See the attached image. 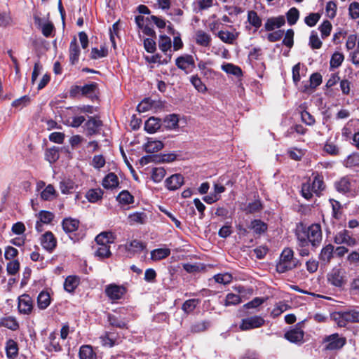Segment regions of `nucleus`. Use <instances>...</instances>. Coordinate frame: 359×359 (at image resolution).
<instances>
[{
    "instance_id": "1",
    "label": "nucleus",
    "mask_w": 359,
    "mask_h": 359,
    "mask_svg": "<svg viewBox=\"0 0 359 359\" xmlns=\"http://www.w3.org/2000/svg\"><path fill=\"white\" fill-rule=\"evenodd\" d=\"M325 187L323 175L317 172H313L312 177H309L306 182L302 184V196L305 199L310 201L313 196L319 197Z\"/></svg>"
},
{
    "instance_id": "2",
    "label": "nucleus",
    "mask_w": 359,
    "mask_h": 359,
    "mask_svg": "<svg viewBox=\"0 0 359 359\" xmlns=\"http://www.w3.org/2000/svg\"><path fill=\"white\" fill-rule=\"evenodd\" d=\"M298 263V259L294 257L293 250L291 248H285L276 265V271L280 273H285L297 267Z\"/></svg>"
},
{
    "instance_id": "3",
    "label": "nucleus",
    "mask_w": 359,
    "mask_h": 359,
    "mask_svg": "<svg viewBox=\"0 0 359 359\" xmlns=\"http://www.w3.org/2000/svg\"><path fill=\"white\" fill-rule=\"evenodd\" d=\"M334 318L338 326L345 327L348 323H359V311L338 312L334 314Z\"/></svg>"
},
{
    "instance_id": "4",
    "label": "nucleus",
    "mask_w": 359,
    "mask_h": 359,
    "mask_svg": "<svg viewBox=\"0 0 359 359\" xmlns=\"http://www.w3.org/2000/svg\"><path fill=\"white\" fill-rule=\"evenodd\" d=\"M306 236V239H309L311 244L313 248H317L322 241V230L319 224H313L307 229L302 230Z\"/></svg>"
},
{
    "instance_id": "5",
    "label": "nucleus",
    "mask_w": 359,
    "mask_h": 359,
    "mask_svg": "<svg viewBox=\"0 0 359 359\" xmlns=\"http://www.w3.org/2000/svg\"><path fill=\"white\" fill-rule=\"evenodd\" d=\"M353 182V180L349 176H344L334 182V187L339 193L354 196Z\"/></svg>"
},
{
    "instance_id": "6",
    "label": "nucleus",
    "mask_w": 359,
    "mask_h": 359,
    "mask_svg": "<svg viewBox=\"0 0 359 359\" xmlns=\"http://www.w3.org/2000/svg\"><path fill=\"white\" fill-rule=\"evenodd\" d=\"M328 282L337 287H342L346 283V272L342 269H333L327 276Z\"/></svg>"
},
{
    "instance_id": "7",
    "label": "nucleus",
    "mask_w": 359,
    "mask_h": 359,
    "mask_svg": "<svg viewBox=\"0 0 359 359\" xmlns=\"http://www.w3.org/2000/svg\"><path fill=\"white\" fill-rule=\"evenodd\" d=\"M176 66L186 74L191 73L196 67L195 60L191 55L186 54L178 57L175 60Z\"/></svg>"
},
{
    "instance_id": "8",
    "label": "nucleus",
    "mask_w": 359,
    "mask_h": 359,
    "mask_svg": "<svg viewBox=\"0 0 359 359\" xmlns=\"http://www.w3.org/2000/svg\"><path fill=\"white\" fill-rule=\"evenodd\" d=\"M126 287L115 283L107 285L105 287V294L112 301L121 299L126 293Z\"/></svg>"
},
{
    "instance_id": "9",
    "label": "nucleus",
    "mask_w": 359,
    "mask_h": 359,
    "mask_svg": "<svg viewBox=\"0 0 359 359\" xmlns=\"http://www.w3.org/2000/svg\"><path fill=\"white\" fill-rule=\"evenodd\" d=\"M264 323L265 320L262 317L253 316L242 319L239 328L243 331L259 328L264 325Z\"/></svg>"
},
{
    "instance_id": "10",
    "label": "nucleus",
    "mask_w": 359,
    "mask_h": 359,
    "mask_svg": "<svg viewBox=\"0 0 359 359\" xmlns=\"http://www.w3.org/2000/svg\"><path fill=\"white\" fill-rule=\"evenodd\" d=\"M326 350H337L342 348L346 344V339L340 337L337 333L327 336L324 339Z\"/></svg>"
},
{
    "instance_id": "11",
    "label": "nucleus",
    "mask_w": 359,
    "mask_h": 359,
    "mask_svg": "<svg viewBox=\"0 0 359 359\" xmlns=\"http://www.w3.org/2000/svg\"><path fill=\"white\" fill-rule=\"evenodd\" d=\"M102 121L97 116H90L85 123L87 135L92 136L97 134L102 126Z\"/></svg>"
},
{
    "instance_id": "12",
    "label": "nucleus",
    "mask_w": 359,
    "mask_h": 359,
    "mask_svg": "<svg viewBox=\"0 0 359 359\" xmlns=\"http://www.w3.org/2000/svg\"><path fill=\"white\" fill-rule=\"evenodd\" d=\"M34 22L36 26L41 30V32L45 37H51L53 36L55 27L51 22H43L41 18L35 16Z\"/></svg>"
},
{
    "instance_id": "13",
    "label": "nucleus",
    "mask_w": 359,
    "mask_h": 359,
    "mask_svg": "<svg viewBox=\"0 0 359 359\" xmlns=\"http://www.w3.org/2000/svg\"><path fill=\"white\" fill-rule=\"evenodd\" d=\"M334 241L336 244H346L348 246H354L356 244V240L346 229L338 232L334 237Z\"/></svg>"
},
{
    "instance_id": "14",
    "label": "nucleus",
    "mask_w": 359,
    "mask_h": 359,
    "mask_svg": "<svg viewBox=\"0 0 359 359\" xmlns=\"http://www.w3.org/2000/svg\"><path fill=\"white\" fill-rule=\"evenodd\" d=\"M304 335V331L300 327L296 326L286 332L284 337L291 343L302 344L303 342Z\"/></svg>"
},
{
    "instance_id": "15",
    "label": "nucleus",
    "mask_w": 359,
    "mask_h": 359,
    "mask_svg": "<svg viewBox=\"0 0 359 359\" xmlns=\"http://www.w3.org/2000/svg\"><path fill=\"white\" fill-rule=\"evenodd\" d=\"M18 309L21 313L29 314L33 309V302L28 294H22L18 298Z\"/></svg>"
},
{
    "instance_id": "16",
    "label": "nucleus",
    "mask_w": 359,
    "mask_h": 359,
    "mask_svg": "<svg viewBox=\"0 0 359 359\" xmlns=\"http://www.w3.org/2000/svg\"><path fill=\"white\" fill-rule=\"evenodd\" d=\"M41 244L47 251H53L57 245V240L53 233L50 231H46L41 237Z\"/></svg>"
},
{
    "instance_id": "17",
    "label": "nucleus",
    "mask_w": 359,
    "mask_h": 359,
    "mask_svg": "<svg viewBox=\"0 0 359 359\" xmlns=\"http://www.w3.org/2000/svg\"><path fill=\"white\" fill-rule=\"evenodd\" d=\"M194 39L197 45L203 47H210L212 43L210 34L202 29L196 31Z\"/></svg>"
},
{
    "instance_id": "18",
    "label": "nucleus",
    "mask_w": 359,
    "mask_h": 359,
    "mask_svg": "<svg viewBox=\"0 0 359 359\" xmlns=\"http://www.w3.org/2000/svg\"><path fill=\"white\" fill-rule=\"evenodd\" d=\"M81 50L76 37L70 42L69 48V59L71 65H76L79 60Z\"/></svg>"
},
{
    "instance_id": "19",
    "label": "nucleus",
    "mask_w": 359,
    "mask_h": 359,
    "mask_svg": "<svg viewBox=\"0 0 359 359\" xmlns=\"http://www.w3.org/2000/svg\"><path fill=\"white\" fill-rule=\"evenodd\" d=\"M165 183L169 190H177L184 184V177L180 174H175L167 178Z\"/></svg>"
},
{
    "instance_id": "20",
    "label": "nucleus",
    "mask_w": 359,
    "mask_h": 359,
    "mask_svg": "<svg viewBox=\"0 0 359 359\" xmlns=\"http://www.w3.org/2000/svg\"><path fill=\"white\" fill-rule=\"evenodd\" d=\"M115 239L116 236L112 232L104 231L95 237V242L97 246L109 245L114 243Z\"/></svg>"
},
{
    "instance_id": "21",
    "label": "nucleus",
    "mask_w": 359,
    "mask_h": 359,
    "mask_svg": "<svg viewBox=\"0 0 359 359\" xmlns=\"http://www.w3.org/2000/svg\"><path fill=\"white\" fill-rule=\"evenodd\" d=\"M334 255V245L329 243L322 248L319 254V259L323 264H327L330 262Z\"/></svg>"
},
{
    "instance_id": "22",
    "label": "nucleus",
    "mask_w": 359,
    "mask_h": 359,
    "mask_svg": "<svg viewBox=\"0 0 359 359\" xmlns=\"http://www.w3.org/2000/svg\"><path fill=\"white\" fill-rule=\"evenodd\" d=\"M285 23L284 16L272 17L267 19L264 24L266 31H273L276 28H280Z\"/></svg>"
},
{
    "instance_id": "23",
    "label": "nucleus",
    "mask_w": 359,
    "mask_h": 359,
    "mask_svg": "<svg viewBox=\"0 0 359 359\" xmlns=\"http://www.w3.org/2000/svg\"><path fill=\"white\" fill-rule=\"evenodd\" d=\"M59 187L62 194H70L76 190L77 185L72 180L65 178L60 181Z\"/></svg>"
},
{
    "instance_id": "24",
    "label": "nucleus",
    "mask_w": 359,
    "mask_h": 359,
    "mask_svg": "<svg viewBox=\"0 0 359 359\" xmlns=\"http://www.w3.org/2000/svg\"><path fill=\"white\" fill-rule=\"evenodd\" d=\"M102 184L107 189H115L119 184L118 178L114 172H109L103 179Z\"/></svg>"
},
{
    "instance_id": "25",
    "label": "nucleus",
    "mask_w": 359,
    "mask_h": 359,
    "mask_svg": "<svg viewBox=\"0 0 359 359\" xmlns=\"http://www.w3.org/2000/svg\"><path fill=\"white\" fill-rule=\"evenodd\" d=\"M239 32H231L229 31L221 30L218 32L217 36L220 40L228 44H233L235 41L238 39Z\"/></svg>"
},
{
    "instance_id": "26",
    "label": "nucleus",
    "mask_w": 359,
    "mask_h": 359,
    "mask_svg": "<svg viewBox=\"0 0 359 359\" xmlns=\"http://www.w3.org/2000/svg\"><path fill=\"white\" fill-rule=\"evenodd\" d=\"M80 283V278L77 276H69L64 282V289L71 293L73 292Z\"/></svg>"
},
{
    "instance_id": "27",
    "label": "nucleus",
    "mask_w": 359,
    "mask_h": 359,
    "mask_svg": "<svg viewBox=\"0 0 359 359\" xmlns=\"http://www.w3.org/2000/svg\"><path fill=\"white\" fill-rule=\"evenodd\" d=\"M170 252L168 248L154 249L151 251V259L154 262L162 260L170 256Z\"/></svg>"
},
{
    "instance_id": "28",
    "label": "nucleus",
    "mask_w": 359,
    "mask_h": 359,
    "mask_svg": "<svg viewBox=\"0 0 359 359\" xmlns=\"http://www.w3.org/2000/svg\"><path fill=\"white\" fill-rule=\"evenodd\" d=\"M296 237L297 240V248H308L309 247V244L311 241L309 239H306V236L304 233H302V225L300 224L297 226L296 231Z\"/></svg>"
},
{
    "instance_id": "29",
    "label": "nucleus",
    "mask_w": 359,
    "mask_h": 359,
    "mask_svg": "<svg viewBox=\"0 0 359 359\" xmlns=\"http://www.w3.org/2000/svg\"><path fill=\"white\" fill-rule=\"evenodd\" d=\"M62 225L66 233H72L78 229L79 221L76 219L65 218L62 220Z\"/></svg>"
},
{
    "instance_id": "30",
    "label": "nucleus",
    "mask_w": 359,
    "mask_h": 359,
    "mask_svg": "<svg viewBox=\"0 0 359 359\" xmlns=\"http://www.w3.org/2000/svg\"><path fill=\"white\" fill-rule=\"evenodd\" d=\"M80 359H97V355L90 345H83L79 353Z\"/></svg>"
},
{
    "instance_id": "31",
    "label": "nucleus",
    "mask_w": 359,
    "mask_h": 359,
    "mask_svg": "<svg viewBox=\"0 0 359 359\" xmlns=\"http://www.w3.org/2000/svg\"><path fill=\"white\" fill-rule=\"evenodd\" d=\"M58 194L52 184H48L41 192V198L43 201H50L57 197Z\"/></svg>"
},
{
    "instance_id": "32",
    "label": "nucleus",
    "mask_w": 359,
    "mask_h": 359,
    "mask_svg": "<svg viewBox=\"0 0 359 359\" xmlns=\"http://www.w3.org/2000/svg\"><path fill=\"white\" fill-rule=\"evenodd\" d=\"M161 127L160 119L154 117L149 118L144 124V129L149 133H156Z\"/></svg>"
},
{
    "instance_id": "33",
    "label": "nucleus",
    "mask_w": 359,
    "mask_h": 359,
    "mask_svg": "<svg viewBox=\"0 0 359 359\" xmlns=\"http://www.w3.org/2000/svg\"><path fill=\"white\" fill-rule=\"evenodd\" d=\"M51 299L48 292L42 291L37 297V306L39 309H46L50 304Z\"/></svg>"
},
{
    "instance_id": "34",
    "label": "nucleus",
    "mask_w": 359,
    "mask_h": 359,
    "mask_svg": "<svg viewBox=\"0 0 359 359\" xmlns=\"http://www.w3.org/2000/svg\"><path fill=\"white\" fill-rule=\"evenodd\" d=\"M249 228L252 229L255 234L261 235L266 231L267 225L260 219H253L250 222Z\"/></svg>"
},
{
    "instance_id": "35",
    "label": "nucleus",
    "mask_w": 359,
    "mask_h": 359,
    "mask_svg": "<svg viewBox=\"0 0 359 359\" xmlns=\"http://www.w3.org/2000/svg\"><path fill=\"white\" fill-rule=\"evenodd\" d=\"M158 47L165 55L168 51L171 53L172 41L170 38L165 35H161L158 40Z\"/></svg>"
},
{
    "instance_id": "36",
    "label": "nucleus",
    "mask_w": 359,
    "mask_h": 359,
    "mask_svg": "<svg viewBox=\"0 0 359 359\" xmlns=\"http://www.w3.org/2000/svg\"><path fill=\"white\" fill-rule=\"evenodd\" d=\"M175 159V154H168V155H164L162 157L156 156L154 155H150L145 157H143L142 158V161H145V163H149L151 161H157V162H170L172 161Z\"/></svg>"
},
{
    "instance_id": "37",
    "label": "nucleus",
    "mask_w": 359,
    "mask_h": 359,
    "mask_svg": "<svg viewBox=\"0 0 359 359\" xmlns=\"http://www.w3.org/2000/svg\"><path fill=\"white\" fill-rule=\"evenodd\" d=\"M116 200L123 206L128 205L134 203V197L126 190L120 192L116 197Z\"/></svg>"
},
{
    "instance_id": "38",
    "label": "nucleus",
    "mask_w": 359,
    "mask_h": 359,
    "mask_svg": "<svg viewBox=\"0 0 359 359\" xmlns=\"http://www.w3.org/2000/svg\"><path fill=\"white\" fill-rule=\"evenodd\" d=\"M248 22L255 27L256 32L262 26V20L256 11H249L248 12Z\"/></svg>"
},
{
    "instance_id": "39",
    "label": "nucleus",
    "mask_w": 359,
    "mask_h": 359,
    "mask_svg": "<svg viewBox=\"0 0 359 359\" xmlns=\"http://www.w3.org/2000/svg\"><path fill=\"white\" fill-rule=\"evenodd\" d=\"M163 147V144L158 140H149L144 144V150L147 153H155L161 150Z\"/></svg>"
},
{
    "instance_id": "40",
    "label": "nucleus",
    "mask_w": 359,
    "mask_h": 359,
    "mask_svg": "<svg viewBox=\"0 0 359 359\" xmlns=\"http://www.w3.org/2000/svg\"><path fill=\"white\" fill-rule=\"evenodd\" d=\"M221 68L226 74H232L237 77L242 76L241 69L232 63H224L222 65Z\"/></svg>"
},
{
    "instance_id": "41",
    "label": "nucleus",
    "mask_w": 359,
    "mask_h": 359,
    "mask_svg": "<svg viewBox=\"0 0 359 359\" xmlns=\"http://www.w3.org/2000/svg\"><path fill=\"white\" fill-rule=\"evenodd\" d=\"M147 216L144 212H136L129 215L128 219L130 224H143L146 223Z\"/></svg>"
},
{
    "instance_id": "42",
    "label": "nucleus",
    "mask_w": 359,
    "mask_h": 359,
    "mask_svg": "<svg viewBox=\"0 0 359 359\" xmlns=\"http://www.w3.org/2000/svg\"><path fill=\"white\" fill-rule=\"evenodd\" d=\"M262 209V205L259 200H255L249 203L244 208L243 211L246 214H254L259 212Z\"/></svg>"
},
{
    "instance_id": "43",
    "label": "nucleus",
    "mask_w": 359,
    "mask_h": 359,
    "mask_svg": "<svg viewBox=\"0 0 359 359\" xmlns=\"http://www.w3.org/2000/svg\"><path fill=\"white\" fill-rule=\"evenodd\" d=\"M111 255L110 245L97 246L95 251V256L100 259L109 258Z\"/></svg>"
},
{
    "instance_id": "44",
    "label": "nucleus",
    "mask_w": 359,
    "mask_h": 359,
    "mask_svg": "<svg viewBox=\"0 0 359 359\" xmlns=\"http://www.w3.org/2000/svg\"><path fill=\"white\" fill-rule=\"evenodd\" d=\"M199 303L200 300L198 299H188L182 304V309L185 313L189 314L194 311Z\"/></svg>"
},
{
    "instance_id": "45",
    "label": "nucleus",
    "mask_w": 359,
    "mask_h": 359,
    "mask_svg": "<svg viewBox=\"0 0 359 359\" xmlns=\"http://www.w3.org/2000/svg\"><path fill=\"white\" fill-rule=\"evenodd\" d=\"M103 196L101 189H90L86 194V198L90 203H95L100 200Z\"/></svg>"
},
{
    "instance_id": "46",
    "label": "nucleus",
    "mask_w": 359,
    "mask_h": 359,
    "mask_svg": "<svg viewBox=\"0 0 359 359\" xmlns=\"http://www.w3.org/2000/svg\"><path fill=\"white\" fill-rule=\"evenodd\" d=\"M0 325L12 330H16L19 327L18 323L13 317H6L1 320Z\"/></svg>"
},
{
    "instance_id": "47",
    "label": "nucleus",
    "mask_w": 359,
    "mask_h": 359,
    "mask_svg": "<svg viewBox=\"0 0 359 359\" xmlns=\"http://www.w3.org/2000/svg\"><path fill=\"white\" fill-rule=\"evenodd\" d=\"M179 118L176 114H170L164 119L165 126L170 129H175L178 126Z\"/></svg>"
},
{
    "instance_id": "48",
    "label": "nucleus",
    "mask_w": 359,
    "mask_h": 359,
    "mask_svg": "<svg viewBox=\"0 0 359 359\" xmlns=\"http://www.w3.org/2000/svg\"><path fill=\"white\" fill-rule=\"evenodd\" d=\"M7 356L9 358H14L17 356L18 353V348L17 344L13 340H9L6 346Z\"/></svg>"
},
{
    "instance_id": "49",
    "label": "nucleus",
    "mask_w": 359,
    "mask_h": 359,
    "mask_svg": "<svg viewBox=\"0 0 359 359\" xmlns=\"http://www.w3.org/2000/svg\"><path fill=\"white\" fill-rule=\"evenodd\" d=\"M344 60V56L341 53L335 52L332 54L330 61V65L331 68H337L342 64Z\"/></svg>"
},
{
    "instance_id": "50",
    "label": "nucleus",
    "mask_w": 359,
    "mask_h": 359,
    "mask_svg": "<svg viewBox=\"0 0 359 359\" xmlns=\"http://www.w3.org/2000/svg\"><path fill=\"white\" fill-rule=\"evenodd\" d=\"M165 173V170L163 168H154L152 169L151 179L154 182L158 183L164 178Z\"/></svg>"
},
{
    "instance_id": "51",
    "label": "nucleus",
    "mask_w": 359,
    "mask_h": 359,
    "mask_svg": "<svg viewBox=\"0 0 359 359\" xmlns=\"http://www.w3.org/2000/svg\"><path fill=\"white\" fill-rule=\"evenodd\" d=\"M289 306L283 302L277 303L271 311V316L276 318L289 309Z\"/></svg>"
},
{
    "instance_id": "52",
    "label": "nucleus",
    "mask_w": 359,
    "mask_h": 359,
    "mask_svg": "<svg viewBox=\"0 0 359 359\" xmlns=\"http://www.w3.org/2000/svg\"><path fill=\"white\" fill-rule=\"evenodd\" d=\"M344 165L347 168L359 166V153L350 154L344 161Z\"/></svg>"
},
{
    "instance_id": "53",
    "label": "nucleus",
    "mask_w": 359,
    "mask_h": 359,
    "mask_svg": "<svg viewBox=\"0 0 359 359\" xmlns=\"http://www.w3.org/2000/svg\"><path fill=\"white\" fill-rule=\"evenodd\" d=\"M190 81L194 88L201 93H205L207 90L205 85L202 82L198 75L191 76Z\"/></svg>"
},
{
    "instance_id": "54",
    "label": "nucleus",
    "mask_w": 359,
    "mask_h": 359,
    "mask_svg": "<svg viewBox=\"0 0 359 359\" xmlns=\"http://www.w3.org/2000/svg\"><path fill=\"white\" fill-rule=\"evenodd\" d=\"M36 216L41 222L46 224L50 223L55 217L53 212L46 210L40 211Z\"/></svg>"
},
{
    "instance_id": "55",
    "label": "nucleus",
    "mask_w": 359,
    "mask_h": 359,
    "mask_svg": "<svg viewBox=\"0 0 359 359\" xmlns=\"http://www.w3.org/2000/svg\"><path fill=\"white\" fill-rule=\"evenodd\" d=\"M299 18V12L298 9L293 7L290 8L287 13V22L290 25H294Z\"/></svg>"
},
{
    "instance_id": "56",
    "label": "nucleus",
    "mask_w": 359,
    "mask_h": 359,
    "mask_svg": "<svg viewBox=\"0 0 359 359\" xmlns=\"http://www.w3.org/2000/svg\"><path fill=\"white\" fill-rule=\"evenodd\" d=\"M108 50L105 47H102L100 49L97 48H92L90 58L93 60H97L99 58L104 57L107 55Z\"/></svg>"
},
{
    "instance_id": "57",
    "label": "nucleus",
    "mask_w": 359,
    "mask_h": 359,
    "mask_svg": "<svg viewBox=\"0 0 359 359\" xmlns=\"http://www.w3.org/2000/svg\"><path fill=\"white\" fill-rule=\"evenodd\" d=\"M241 302V299L239 295L233 293H229L226 296L224 306H229L232 305H237Z\"/></svg>"
},
{
    "instance_id": "58",
    "label": "nucleus",
    "mask_w": 359,
    "mask_h": 359,
    "mask_svg": "<svg viewBox=\"0 0 359 359\" xmlns=\"http://www.w3.org/2000/svg\"><path fill=\"white\" fill-rule=\"evenodd\" d=\"M145 248L142 242L138 240H133L130 242L129 245H127L126 248L128 251H133V252H140Z\"/></svg>"
},
{
    "instance_id": "59",
    "label": "nucleus",
    "mask_w": 359,
    "mask_h": 359,
    "mask_svg": "<svg viewBox=\"0 0 359 359\" xmlns=\"http://www.w3.org/2000/svg\"><path fill=\"white\" fill-rule=\"evenodd\" d=\"M309 45L313 49H319L322 46V41L320 40L316 31H312L311 33Z\"/></svg>"
},
{
    "instance_id": "60",
    "label": "nucleus",
    "mask_w": 359,
    "mask_h": 359,
    "mask_svg": "<svg viewBox=\"0 0 359 359\" xmlns=\"http://www.w3.org/2000/svg\"><path fill=\"white\" fill-rule=\"evenodd\" d=\"M30 103V97L28 95H24L12 103V106L16 108L22 109Z\"/></svg>"
},
{
    "instance_id": "61",
    "label": "nucleus",
    "mask_w": 359,
    "mask_h": 359,
    "mask_svg": "<svg viewBox=\"0 0 359 359\" xmlns=\"http://www.w3.org/2000/svg\"><path fill=\"white\" fill-rule=\"evenodd\" d=\"M108 318L109 324L111 326L118 327L121 329L127 328V324L123 320L119 319L115 316L112 315L109 316Z\"/></svg>"
},
{
    "instance_id": "62",
    "label": "nucleus",
    "mask_w": 359,
    "mask_h": 359,
    "mask_svg": "<svg viewBox=\"0 0 359 359\" xmlns=\"http://www.w3.org/2000/svg\"><path fill=\"white\" fill-rule=\"evenodd\" d=\"M319 30L321 32L322 38H326L330 34L332 30V24L330 21H324L319 27Z\"/></svg>"
},
{
    "instance_id": "63",
    "label": "nucleus",
    "mask_w": 359,
    "mask_h": 359,
    "mask_svg": "<svg viewBox=\"0 0 359 359\" xmlns=\"http://www.w3.org/2000/svg\"><path fill=\"white\" fill-rule=\"evenodd\" d=\"M320 18V15L319 13H312L305 18L304 22L309 27H313L317 24Z\"/></svg>"
},
{
    "instance_id": "64",
    "label": "nucleus",
    "mask_w": 359,
    "mask_h": 359,
    "mask_svg": "<svg viewBox=\"0 0 359 359\" xmlns=\"http://www.w3.org/2000/svg\"><path fill=\"white\" fill-rule=\"evenodd\" d=\"M349 15L352 19H357L359 18V3L354 1L352 2L348 7Z\"/></svg>"
}]
</instances>
